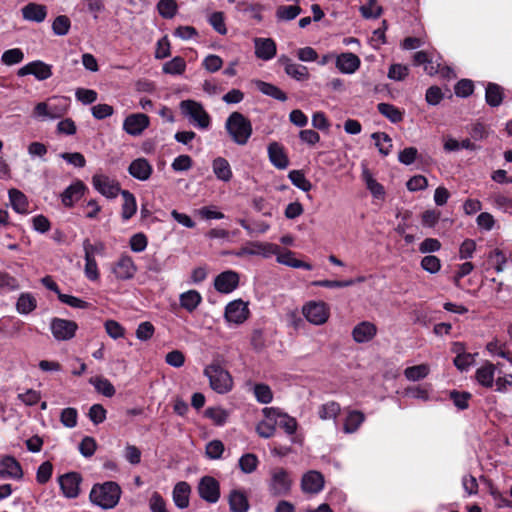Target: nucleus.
<instances>
[{"label": "nucleus", "instance_id": "09e8293b", "mask_svg": "<svg viewBox=\"0 0 512 512\" xmlns=\"http://www.w3.org/2000/svg\"><path fill=\"white\" fill-rule=\"evenodd\" d=\"M258 463L259 461L255 454L246 453L240 457L238 464L243 473L250 474L257 469Z\"/></svg>", "mask_w": 512, "mask_h": 512}, {"label": "nucleus", "instance_id": "412c9836", "mask_svg": "<svg viewBox=\"0 0 512 512\" xmlns=\"http://www.w3.org/2000/svg\"><path fill=\"white\" fill-rule=\"evenodd\" d=\"M270 162L278 169H286L289 165V159L284 148L278 142H272L267 148Z\"/></svg>", "mask_w": 512, "mask_h": 512}, {"label": "nucleus", "instance_id": "b1692460", "mask_svg": "<svg viewBox=\"0 0 512 512\" xmlns=\"http://www.w3.org/2000/svg\"><path fill=\"white\" fill-rule=\"evenodd\" d=\"M377 333L376 326L368 321L357 324L352 330L353 340L357 343H366L372 340Z\"/></svg>", "mask_w": 512, "mask_h": 512}, {"label": "nucleus", "instance_id": "cd10ccee", "mask_svg": "<svg viewBox=\"0 0 512 512\" xmlns=\"http://www.w3.org/2000/svg\"><path fill=\"white\" fill-rule=\"evenodd\" d=\"M495 369V365L491 362H486L479 367L475 373L477 382L485 388H491L494 384Z\"/></svg>", "mask_w": 512, "mask_h": 512}, {"label": "nucleus", "instance_id": "c85d7f7f", "mask_svg": "<svg viewBox=\"0 0 512 512\" xmlns=\"http://www.w3.org/2000/svg\"><path fill=\"white\" fill-rule=\"evenodd\" d=\"M85 190V185L78 181L67 187L62 193V203L66 207H72L73 204L81 198Z\"/></svg>", "mask_w": 512, "mask_h": 512}, {"label": "nucleus", "instance_id": "4c0bfd02", "mask_svg": "<svg viewBox=\"0 0 512 512\" xmlns=\"http://www.w3.org/2000/svg\"><path fill=\"white\" fill-rule=\"evenodd\" d=\"M362 178L366 183L367 189L374 197L383 198L385 194L384 187L373 178L371 172L367 168L363 169Z\"/></svg>", "mask_w": 512, "mask_h": 512}, {"label": "nucleus", "instance_id": "a19ab883", "mask_svg": "<svg viewBox=\"0 0 512 512\" xmlns=\"http://www.w3.org/2000/svg\"><path fill=\"white\" fill-rule=\"evenodd\" d=\"M340 404L335 401H329L319 406L318 415L322 420L336 419L340 414Z\"/></svg>", "mask_w": 512, "mask_h": 512}, {"label": "nucleus", "instance_id": "aec40b11", "mask_svg": "<svg viewBox=\"0 0 512 512\" xmlns=\"http://www.w3.org/2000/svg\"><path fill=\"white\" fill-rule=\"evenodd\" d=\"M361 64L360 58L350 52L341 53L336 57V67L344 74H352L356 72Z\"/></svg>", "mask_w": 512, "mask_h": 512}, {"label": "nucleus", "instance_id": "7c9ffc66", "mask_svg": "<svg viewBox=\"0 0 512 512\" xmlns=\"http://www.w3.org/2000/svg\"><path fill=\"white\" fill-rule=\"evenodd\" d=\"M253 84L264 95L270 96L281 102H285L287 100L286 93L271 83L264 82L262 80H254Z\"/></svg>", "mask_w": 512, "mask_h": 512}, {"label": "nucleus", "instance_id": "8fccbe9b", "mask_svg": "<svg viewBox=\"0 0 512 512\" xmlns=\"http://www.w3.org/2000/svg\"><path fill=\"white\" fill-rule=\"evenodd\" d=\"M253 392L259 403L268 404L273 400V392L267 384H255Z\"/></svg>", "mask_w": 512, "mask_h": 512}, {"label": "nucleus", "instance_id": "423d86ee", "mask_svg": "<svg viewBox=\"0 0 512 512\" xmlns=\"http://www.w3.org/2000/svg\"><path fill=\"white\" fill-rule=\"evenodd\" d=\"M302 314L313 325H323L330 316L328 305L323 301H309L302 307Z\"/></svg>", "mask_w": 512, "mask_h": 512}, {"label": "nucleus", "instance_id": "393cba45", "mask_svg": "<svg viewBox=\"0 0 512 512\" xmlns=\"http://www.w3.org/2000/svg\"><path fill=\"white\" fill-rule=\"evenodd\" d=\"M22 16L27 21L41 23L47 16V8L45 5L37 3H28L22 9Z\"/></svg>", "mask_w": 512, "mask_h": 512}, {"label": "nucleus", "instance_id": "a18cd8bd", "mask_svg": "<svg viewBox=\"0 0 512 512\" xmlns=\"http://www.w3.org/2000/svg\"><path fill=\"white\" fill-rule=\"evenodd\" d=\"M185 69L186 62L180 56L174 57L163 65V72L170 75H181L185 72Z\"/></svg>", "mask_w": 512, "mask_h": 512}, {"label": "nucleus", "instance_id": "6e6552de", "mask_svg": "<svg viewBox=\"0 0 512 512\" xmlns=\"http://www.w3.org/2000/svg\"><path fill=\"white\" fill-rule=\"evenodd\" d=\"M77 329V323L72 320L55 317L50 322L51 333L58 341H68L72 339Z\"/></svg>", "mask_w": 512, "mask_h": 512}, {"label": "nucleus", "instance_id": "13d9d810", "mask_svg": "<svg viewBox=\"0 0 512 512\" xmlns=\"http://www.w3.org/2000/svg\"><path fill=\"white\" fill-rule=\"evenodd\" d=\"M236 10L243 13H248L250 16L257 21L262 20L261 10L262 6L259 4H249L246 2H238L236 5Z\"/></svg>", "mask_w": 512, "mask_h": 512}, {"label": "nucleus", "instance_id": "473e14b6", "mask_svg": "<svg viewBox=\"0 0 512 512\" xmlns=\"http://www.w3.org/2000/svg\"><path fill=\"white\" fill-rule=\"evenodd\" d=\"M121 195L123 197L121 216L124 221H127L136 213V199L128 190L121 191Z\"/></svg>", "mask_w": 512, "mask_h": 512}, {"label": "nucleus", "instance_id": "39448f33", "mask_svg": "<svg viewBox=\"0 0 512 512\" xmlns=\"http://www.w3.org/2000/svg\"><path fill=\"white\" fill-rule=\"evenodd\" d=\"M182 114L200 129H207L211 123L209 114L202 104L194 100H183L180 103Z\"/></svg>", "mask_w": 512, "mask_h": 512}, {"label": "nucleus", "instance_id": "69168bd1", "mask_svg": "<svg viewBox=\"0 0 512 512\" xmlns=\"http://www.w3.org/2000/svg\"><path fill=\"white\" fill-rule=\"evenodd\" d=\"M450 398L457 408L464 410L469 406L468 401L471 398V394L469 392H459L453 390L450 392Z\"/></svg>", "mask_w": 512, "mask_h": 512}, {"label": "nucleus", "instance_id": "e433bc0d", "mask_svg": "<svg viewBox=\"0 0 512 512\" xmlns=\"http://www.w3.org/2000/svg\"><path fill=\"white\" fill-rule=\"evenodd\" d=\"M37 307L35 297L30 293H22L16 303V309L20 314H29Z\"/></svg>", "mask_w": 512, "mask_h": 512}, {"label": "nucleus", "instance_id": "20e7f679", "mask_svg": "<svg viewBox=\"0 0 512 512\" xmlns=\"http://www.w3.org/2000/svg\"><path fill=\"white\" fill-rule=\"evenodd\" d=\"M292 482L289 473L284 468L272 469L268 481L270 495L273 497L287 496L291 491Z\"/></svg>", "mask_w": 512, "mask_h": 512}, {"label": "nucleus", "instance_id": "a878e982", "mask_svg": "<svg viewBox=\"0 0 512 512\" xmlns=\"http://www.w3.org/2000/svg\"><path fill=\"white\" fill-rule=\"evenodd\" d=\"M228 503L231 512H248L250 508L247 495L238 489L230 491Z\"/></svg>", "mask_w": 512, "mask_h": 512}, {"label": "nucleus", "instance_id": "9b49d317", "mask_svg": "<svg viewBox=\"0 0 512 512\" xmlns=\"http://www.w3.org/2000/svg\"><path fill=\"white\" fill-rule=\"evenodd\" d=\"M149 123L150 120L146 114L135 113L125 118L123 129L131 136H139L149 126Z\"/></svg>", "mask_w": 512, "mask_h": 512}, {"label": "nucleus", "instance_id": "3c124183", "mask_svg": "<svg viewBox=\"0 0 512 512\" xmlns=\"http://www.w3.org/2000/svg\"><path fill=\"white\" fill-rule=\"evenodd\" d=\"M429 373V367L426 364L407 367L404 370L405 377L410 381H418L425 378Z\"/></svg>", "mask_w": 512, "mask_h": 512}, {"label": "nucleus", "instance_id": "ddd939ff", "mask_svg": "<svg viewBox=\"0 0 512 512\" xmlns=\"http://www.w3.org/2000/svg\"><path fill=\"white\" fill-rule=\"evenodd\" d=\"M249 315V309L241 299L230 302L225 308V319L234 324H242Z\"/></svg>", "mask_w": 512, "mask_h": 512}, {"label": "nucleus", "instance_id": "338daca9", "mask_svg": "<svg viewBox=\"0 0 512 512\" xmlns=\"http://www.w3.org/2000/svg\"><path fill=\"white\" fill-rule=\"evenodd\" d=\"M53 472V466L49 461L43 462L37 469L36 480L39 484L47 483Z\"/></svg>", "mask_w": 512, "mask_h": 512}, {"label": "nucleus", "instance_id": "79ce46f5", "mask_svg": "<svg viewBox=\"0 0 512 512\" xmlns=\"http://www.w3.org/2000/svg\"><path fill=\"white\" fill-rule=\"evenodd\" d=\"M379 152L387 156L392 148V139L385 132H375L371 135Z\"/></svg>", "mask_w": 512, "mask_h": 512}, {"label": "nucleus", "instance_id": "603ef678", "mask_svg": "<svg viewBox=\"0 0 512 512\" xmlns=\"http://www.w3.org/2000/svg\"><path fill=\"white\" fill-rule=\"evenodd\" d=\"M176 0H160L157 4L159 14L166 19L173 18L177 13Z\"/></svg>", "mask_w": 512, "mask_h": 512}, {"label": "nucleus", "instance_id": "4be33fe9", "mask_svg": "<svg viewBox=\"0 0 512 512\" xmlns=\"http://www.w3.org/2000/svg\"><path fill=\"white\" fill-rule=\"evenodd\" d=\"M255 55L262 60H270L276 55V43L271 38H255Z\"/></svg>", "mask_w": 512, "mask_h": 512}, {"label": "nucleus", "instance_id": "f257e3e1", "mask_svg": "<svg viewBox=\"0 0 512 512\" xmlns=\"http://www.w3.org/2000/svg\"><path fill=\"white\" fill-rule=\"evenodd\" d=\"M121 493V488L116 482L107 481L93 485L89 498L93 504L107 510L118 504Z\"/></svg>", "mask_w": 512, "mask_h": 512}, {"label": "nucleus", "instance_id": "c756f323", "mask_svg": "<svg viewBox=\"0 0 512 512\" xmlns=\"http://www.w3.org/2000/svg\"><path fill=\"white\" fill-rule=\"evenodd\" d=\"M213 172L218 180L229 182L233 173L229 162L223 157H217L212 162Z\"/></svg>", "mask_w": 512, "mask_h": 512}, {"label": "nucleus", "instance_id": "9d476101", "mask_svg": "<svg viewBox=\"0 0 512 512\" xmlns=\"http://www.w3.org/2000/svg\"><path fill=\"white\" fill-rule=\"evenodd\" d=\"M62 493L67 498H76L80 493L82 477L77 472H69L58 478Z\"/></svg>", "mask_w": 512, "mask_h": 512}, {"label": "nucleus", "instance_id": "5701e85b", "mask_svg": "<svg viewBox=\"0 0 512 512\" xmlns=\"http://www.w3.org/2000/svg\"><path fill=\"white\" fill-rule=\"evenodd\" d=\"M152 171V166L145 158H138L133 160L128 167L129 174L140 181L148 180L152 174Z\"/></svg>", "mask_w": 512, "mask_h": 512}, {"label": "nucleus", "instance_id": "ea45409f", "mask_svg": "<svg viewBox=\"0 0 512 512\" xmlns=\"http://www.w3.org/2000/svg\"><path fill=\"white\" fill-rule=\"evenodd\" d=\"M89 383L94 386V388L96 389V391L98 393H101L102 395H104L106 397H112L115 395L116 390H115L114 386L106 378L92 377V378H90Z\"/></svg>", "mask_w": 512, "mask_h": 512}, {"label": "nucleus", "instance_id": "c9c22d12", "mask_svg": "<svg viewBox=\"0 0 512 512\" xmlns=\"http://www.w3.org/2000/svg\"><path fill=\"white\" fill-rule=\"evenodd\" d=\"M9 199L13 209L17 213L25 214L28 211V202L26 196L17 189L9 191Z\"/></svg>", "mask_w": 512, "mask_h": 512}, {"label": "nucleus", "instance_id": "1a4fd4ad", "mask_svg": "<svg viewBox=\"0 0 512 512\" xmlns=\"http://www.w3.org/2000/svg\"><path fill=\"white\" fill-rule=\"evenodd\" d=\"M198 494L207 503L214 504L220 498V484L212 476H203L197 486Z\"/></svg>", "mask_w": 512, "mask_h": 512}, {"label": "nucleus", "instance_id": "49530a36", "mask_svg": "<svg viewBox=\"0 0 512 512\" xmlns=\"http://www.w3.org/2000/svg\"><path fill=\"white\" fill-rule=\"evenodd\" d=\"M301 12L302 9L298 5H282L276 10V17L280 21H290L295 19Z\"/></svg>", "mask_w": 512, "mask_h": 512}, {"label": "nucleus", "instance_id": "58836bf2", "mask_svg": "<svg viewBox=\"0 0 512 512\" xmlns=\"http://www.w3.org/2000/svg\"><path fill=\"white\" fill-rule=\"evenodd\" d=\"M377 109L380 114L389 119L392 123H398L403 120V112L392 104L379 103Z\"/></svg>", "mask_w": 512, "mask_h": 512}, {"label": "nucleus", "instance_id": "052dcab7", "mask_svg": "<svg viewBox=\"0 0 512 512\" xmlns=\"http://www.w3.org/2000/svg\"><path fill=\"white\" fill-rule=\"evenodd\" d=\"M489 493L493 498L494 505L496 508H511L512 509V501L508 500L503 494L492 484H489Z\"/></svg>", "mask_w": 512, "mask_h": 512}, {"label": "nucleus", "instance_id": "dca6fc26", "mask_svg": "<svg viewBox=\"0 0 512 512\" xmlns=\"http://www.w3.org/2000/svg\"><path fill=\"white\" fill-rule=\"evenodd\" d=\"M276 248L277 246L270 243L250 242L235 252V255L237 257H243L245 255H263L264 257H268L275 252Z\"/></svg>", "mask_w": 512, "mask_h": 512}, {"label": "nucleus", "instance_id": "4d7b16f0", "mask_svg": "<svg viewBox=\"0 0 512 512\" xmlns=\"http://www.w3.org/2000/svg\"><path fill=\"white\" fill-rule=\"evenodd\" d=\"M224 452V444L220 440H212L207 443L205 455L211 460L220 459Z\"/></svg>", "mask_w": 512, "mask_h": 512}, {"label": "nucleus", "instance_id": "7ed1b4c3", "mask_svg": "<svg viewBox=\"0 0 512 512\" xmlns=\"http://www.w3.org/2000/svg\"><path fill=\"white\" fill-rule=\"evenodd\" d=\"M204 375L208 377L210 387L219 394L231 391L233 380L230 373L220 364L212 363L204 369Z\"/></svg>", "mask_w": 512, "mask_h": 512}, {"label": "nucleus", "instance_id": "0eeeda50", "mask_svg": "<svg viewBox=\"0 0 512 512\" xmlns=\"http://www.w3.org/2000/svg\"><path fill=\"white\" fill-rule=\"evenodd\" d=\"M92 185L96 191L109 199L116 198L122 191L118 181L100 173L93 175Z\"/></svg>", "mask_w": 512, "mask_h": 512}, {"label": "nucleus", "instance_id": "bb28decb", "mask_svg": "<svg viewBox=\"0 0 512 512\" xmlns=\"http://www.w3.org/2000/svg\"><path fill=\"white\" fill-rule=\"evenodd\" d=\"M190 493L191 487L187 482H178L173 489V500L175 505L180 509L187 508L189 506Z\"/></svg>", "mask_w": 512, "mask_h": 512}, {"label": "nucleus", "instance_id": "e2e57ef3", "mask_svg": "<svg viewBox=\"0 0 512 512\" xmlns=\"http://www.w3.org/2000/svg\"><path fill=\"white\" fill-rule=\"evenodd\" d=\"M105 330L107 334L113 339H119L124 337L125 329L124 327L115 320H107L104 323Z\"/></svg>", "mask_w": 512, "mask_h": 512}, {"label": "nucleus", "instance_id": "f8f14e48", "mask_svg": "<svg viewBox=\"0 0 512 512\" xmlns=\"http://www.w3.org/2000/svg\"><path fill=\"white\" fill-rule=\"evenodd\" d=\"M112 272L118 280L132 279L136 272L137 267L133 259L128 255H122L113 265Z\"/></svg>", "mask_w": 512, "mask_h": 512}, {"label": "nucleus", "instance_id": "bf43d9fd", "mask_svg": "<svg viewBox=\"0 0 512 512\" xmlns=\"http://www.w3.org/2000/svg\"><path fill=\"white\" fill-rule=\"evenodd\" d=\"M360 12L364 18H378L382 13V8L376 0H368L360 7Z\"/></svg>", "mask_w": 512, "mask_h": 512}, {"label": "nucleus", "instance_id": "a211bd4d", "mask_svg": "<svg viewBox=\"0 0 512 512\" xmlns=\"http://www.w3.org/2000/svg\"><path fill=\"white\" fill-rule=\"evenodd\" d=\"M83 248L85 252V275L89 280L95 281L99 278L98 266L94 257L96 247L89 240H85Z\"/></svg>", "mask_w": 512, "mask_h": 512}, {"label": "nucleus", "instance_id": "680f3d73", "mask_svg": "<svg viewBox=\"0 0 512 512\" xmlns=\"http://www.w3.org/2000/svg\"><path fill=\"white\" fill-rule=\"evenodd\" d=\"M205 416L210 418L216 425H223L228 419V413L222 408H208Z\"/></svg>", "mask_w": 512, "mask_h": 512}, {"label": "nucleus", "instance_id": "de8ad7c7", "mask_svg": "<svg viewBox=\"0 0 512 512\" xmlns=\"http://www.w3.org/2000/svg\"><path fill=\"white\" fill-rule=\"evenodd\" d=\"M278 262L281 264L287 265L289 267H292V268H303L306 270L312 269L311 264L304 262L302 260L296 259L294 257L293 252H291V251H288V252L278 256Z\"/></svg>", "mask_w": 512, "mask_h": 512}, {"label": "nucleus", "instance_id": "72a5a7b5", "mask_svg": "<svg viewBox=\"0 0 512 512\" xmlns=\"http://www.w3.org/2000/svg\"><path fill=\"white\" fill-rule=\"evenodd\" d=\"M365 421V415L358 410L350 411L345 419L343 430L347 434L356 432Z\"/></svg>", "mask_w": 512, "mask_h": 512}, {"label": "nucleus", "instance_id": "37998d69", "mask_svg": "<svg viewBox=\"0 0 512 512\" xmlns=\"http://www.w3.org/2000/svg\"><path fill=\"white\" fill-rule=\"evenodd\" d=\"M288 178L294 186L304 192H309L312 188L311 182L305 177L302 170H291L288 173Z\"/></svg>", "mask_w": 512, "mask_h": 512}, {"label": "nucleus", "instance_id": "6e6d98bb", "mask_svg": "<svg viewBox=\"0 0 512 512\" xmlns=\"http://www.w3.org/2000/svg\"><path fill=\"white\" fill-rule=\"evenodd\" d=\"M71 26L70 19L66 15L57 16L52 23V30L58 36L68 34Z\"/></svg>", "mask_w": 512, "mask_h": 512}, {"label": "nucleus", "instance_id": "2eb2a0df", "mask_svg": "<svg viewBox=\"0 0 512 512\" xmlns=\"http://www.w3.org/2000/svg\"><path fill=\"white\" fill-rule=\"evenodd\" d=\"M278 62L283 66L285 73L297 81H305L309 78L308 68L304 65L293 63L286 55H281Z\"/></svg>", "mask_w": 512, "mask_h": 512}, {"label": "nucleus", "instance_id": "f3484780", "mask_svg": "<svg viewBox=\"0 0 512 512\" xmlns=\"http://www.w3.org/2000/svg\"><path fill=\"white\" fill-rule=\"evenodd\" d=\"M324 487V478L318 471L311 470L305 473L301 480V488L305 493L316 494Z\"/></svg>", "mask_w": 512, "mask_h": 512}, {"label": "nucleus", "instance_id": "864d4df0", "mask_svg": "<svg viewBox=\"0 0 512 512\" xmlns=\"http://www.w3.org/2000/svg\"><path fill=\"white\" fill-rule=\"evenodd\" d=\"M32 66V75H34L38 80H46L52 76V67L43 61H33Z\"/></svg>", "mask_w": 512, "mask_h": 512}, {"label": "nucleus", "instance_id": "5fc2aeb1", "mask_svg": "<svg viewBox=\"0 0 512 512\" xmlns=\"http://www.w3.org/2000/svg\"><path fill=\"white\" fill-rule=\"evenodd\" d=\"M24 59V53L19 48L6 50L1 56V62L7 66L20 63Z\"/></svg>", "mask_w": 512, "mask_h": 512}, {"label": "nucleus", "instance_id": "f03ea898", "mask_svg": "<svg viewBox=\"0 0 512 512\" xmlns=\"http://www.w3.org/2000/svg\"><path fill=\"white\" fill-rule=\"evenodd\" d=\"M225 128L232 140L238 145H245L253 132L250 120L240 112L230 114L226 120Z\"/></svg>", "mask_w": 512, "mask_h": 512}, {"label": "nucleus", "instance_id": "f704fd0d", "mask_svg": "<svg viewBox=\"0 0 512 512\" xmlns=\"http://www.w3.org/2000/svg\"><path fill=\"white\" fill-rule=\"evenodd\" d=\"M485 99L489 106L498 107L503 101V89L496 83H489L486 87Z\"/></svg>", "mask_w": 512, "mask_h": 512}, {"label": "nucleus", "instance_id": "0e129e2a", "mask_svg": "<svg viewBox=\"0 0 512 512\" xmlns=\"http://www.w3.org/2000/svg\"><path fill=\"white\" fill-rule=\"evenodd\" d=\"M78 413L75 408H65L60 415L61 423L68 428H73L77 425Z\"/></svg>", "mask_w": 512, "mask_h": 512}, {"label": "nucleus", "instance_id": "6ab92c4d", "mask_svg": "<svg viewBox=\"0 0 512 512\" xmlns=\"http://www.w3.org/2000/svg\"><path fill=\"white\" fill-rule=\"evenodd\" d=\"M23 470L20 463L12 456H5L0 461V478L21 479Z\"/></svg>", "mask_w": 512, "mask_h": 512}, {"label": "nucleus", "instance_id": "2f4dec72", "mask_svg": "<svg viewBox=\"0 0 512 512\" xmlns=\"http://www.w3.org/2000/svg\"><path fill=\"white\" fill-rule=\"evenodd\" d=\"M180 305L188 312H193L201 303L202 297L196 290L184 292L179 297Z\"/></svg>", "mask_w": 512, "mask_h": 512}, {"label": "nucleus", "instance_id": "774afa93", "mask_svg": "<svg viewBox=\"0 0 512 512\" xmlns=\"http://www.w3.org/2000/svg\"><path fill=\"white\" fill-rule=\"evenodd\" d=\"M421 267L431 273H437L441 268V262L440 259L433 255H428L422 258L421 260Z\"/></svg>", "mask_w": 512, "mask_h": 512}, {"label": "nucleus", "instance_id": "4468645a", "mask_svg": "<svg viewBox=\"0 0 512 512\" xmlns=\"http://www.w3.org/2000/svg\"><path fill=\"white\" fill-rule=\"evenodd\" d=\"M239 284V274L228 270L220 273L214 281L215 289L221 293H231Z\"/></svg>", "mask_w": 512, "mask_h": 512}, {"label": "nucleus", "instance_id": "c03bdc74", "mask_svg": "<svg viewBox=\"0 0 512 512\" xmlns=\"http://www.w3.org/2000/svg\"><path fill=\"white\" fill-rule=\"evenodd\" d=\"M34 112L37 116L48 117V118L54 119V118L61 117L65 113V108H63L60 112H56L55 106L52 102H49V103L40 102L35 106Z\"/></svg>", "mask_w": 512, "mask_h": 512}]
</instances>
